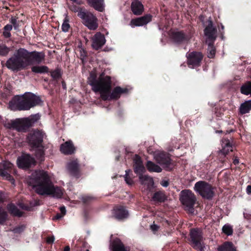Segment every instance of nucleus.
I'll return each mask as SVG.
<instances>
[{
    "instance_id": "c03bdc74",
    "label": "nucleus",
    "mask_w": 251,
    "mask_h": 251,
    "mask_svg": "<svg viewBox=\"0 0 251 251\" xmlns=\"http://www.w3.org/2000/svg\"><path fill=\"white\" fill-rule=\"evenodd\" d=\"M60 73L59 70H56L51 72V76L54 79H57L60 77Z\"/></svg>"
},
{
    "instance_id": "4c0bfd02",
    "label": "nucleus",
    "mask_w": 251,
    "mask_h": 251,
    "mask_svg": "<svg viewBox=\"0 0 251 251\" xmlns=\"http://www.w3.org/2000/svg\"><path fill=\"white\" fill-rule=\"evenodd\" d=\"M223 232L227 235H231L233 233L232 227L228 225H225L222 228Z\"/></svg>"
},
{
    "instance_id": "338daca9",
    "label": "nucleus",
    "mask_w": 251,
    "mask_h": 251,
    "mask_svg": "<svg viewBox=\"0 0 251 251\" xmlns=\"http://www.w3.org/2000/svg\"><path fill=\"white\" fill-rule=\"evenodd\" d=\"M62 85H63L64 88H65V85H64V84H62Z\"/></svg>"
},
{
    "instance_id": "a19ab883",
    "label": "nucleus",
    "mask_w": 251,
    "mask_h": 251,
    "mask_svg": "<svg viewBox=\"0 0 251 251\" xmlns=\"http://www.w3.org/2000/svg\"><path fill=\"white\" fill-rule=\"evenodd\" d=\"M10 23L13 25L14 29L18 30L20 26V21L17 20V18L11 17L10 19Z\"/></svg>"
},
{
    "instance_id": "774afa93",
    "label": "nucleus",
    "mask_w": 251,
    "mask_h": 251,
    "mask_svg": "<svg viewBox=\"0 0 251 251\" xmlns=\"http://www.w3.org/2000/svg\"><path fill=\"white\" fill-rule=\"evenodd\" d=\"M15 231L17 232V231L18 230V229H15Z\"/></svg>"
},
{
    "instance_id": "6ab92c4d",
    "label": "nucleus",
    "mask_w": 251,
    "mask_h": 251,
    "mask_svg": "<svg viewBox=\"0 0 251 251\" xmlns=\"http://www.w3.org/2000/svg\"><path fill=\"white\" fill-rule=\"evenodd\" d=\"M151 19V15L147 14L144 16L132 19L130 25L132 27L143 26L150 22Z\"/></svg>"
},
{
    "instance_id": "4468645a",
    "label": "nucleus",
    "mask_w": 251,
    "mask_h": 251,
    "mask_svg": "<svg viewBox=\"0 0 251 251\" xmlns=\"http://www.w3.org/2000/svg\"><path fill=\"white\" fill-rule=\"evenodd\" d=\"M35 164L34 159L27 154H23L17 160V164L18 167L23 169H28L31 166L34 165Z\"/></svg>"
},
{
    "instance_id": "5701e85b",
    "label": "nucleus",
    "mask_w": 251,
    "mask_h": 251,
    "mask_svg": "<svg viewBox=\"0 0 251 251\" xmlns=\"http://www.w3.org/2000/svg\"><path fill=\"white\" fill-rule=\"evenodd\" d=\"M112 251H128L127 248L125 247L122 241L118 238L113 241L111 245Z\"/></svg>"
},
{
    "instance_id": "5fc2aeb1",
    "label": "nucleus",
    "mask_w": 251,
    "mask_h": 251,
    "mask_svg": "<svg viewBox=\"0 0 251 251\" xmlns=\"http://www.w3.org/2000/svg\"><path fill=\"white\" fill-rule=\"evenodd\" d=\"M64 215L62 214H57L55 217L54 218V219H59L63 217Z\"/></svg>"
},
{
    "instance_id": "7c9ffc66",
    "label": "nucleus",
    "mask_w": 251,
    "mask_h": 251,
    "mask_svg": "<svg viewBox=\"0 0 251 251\" xmlns=\"http://www.w3.org/2000/svg\"><path fill=\"white\" fill-rule=\"evenodd\" d=\"M49 69L46 66L35 65L31 67V71L36 74H45L49 72Z\"/></svg>"
},
{
    "instance_id": "13d9d810",
    "label": "nucleus",
    "mask_w": 251,
    "mask_h": 251,
    "mask_svg": "<svg viewBox=\"0 0 251 251\" xmlns=\"http://www.w3.org/2000/svg\"><path fill=\"white\" fill-rule=\"evenodd\" d=\"M20 207H21L22 209H25V210H29V208L27 207V206H24L22 204H21L20 205Z\"/></svg>"
},
{
    "instance_id": "a211bd4d",
    "label": "nucleus",
    "mask_w": 251,
    "mask_h": 251,
    "mask_svg": "<svg viewBox=\"0 0 251 251\" xmlns=\"http://www.w3.org/2000/svg\"><path fill=\"white\" fill-rule=\"evenodd\" d=\"M106 40L103 34L97 32L92 38V46L95 50H99L105 43Z\"/></svg>"
},
{
    "instance_id": "1a4fd4ad",
    "label": "nucleus",
    "mask_w": 251,
    "mask_h": 251,
    "mask_svg": "<svg viewBox=\"0 0 251 251\" xmlns=\"http://www.w3.org/2000/svg\"><path fill=\"white\" fill-rule=\"evenodd\" d=\"M10 128L15 129L18 131L25 132L32 125V121L29 118L17 119L11 121Z\"/></svg>"
},
{
    "instance_id": "4be33fe9",
    "label": "nucleus",
    "mask_w": 251,
    "mask_h": 251,
    "mask_svg": "<svg viewBox=\"0 0 251 251\" xmlns=\"http://www.w3.org/2000/svg\"><path fill=\"white\" fill-rule=\"evenodd\" d=\"M222 149L219 151V153L224 155H226L229 151H232V147L228 139H223L222 140Z\"/></svg>"
},
{
    "instance_id": "c85d7f7f",
    "label": "nucleus",
    "mask_w": 251,
    "mask_h": 251,
    "mask_svg": "<svg viewBox=\"0 0 251 251\" xmlns=\"http://www.w3.org/2000/svg\"><path fill=\"white\" fill-rule=\"evenodd\" d=\"M251 110V100L246 101L242 103L239 108V111L241 114L249 113Z\"/></svg>"
},
{
    "instance_id": "20e7f679",
    "label": "nucleus",
    "mask_w": 251,
    "mask_h": 251,
    "mask_svg": "<svg viewBox=\"0 0 251 251\" xmlns=\"http://www.w3.org/2000/svg\"><path fill=\"white\" fill-rule=\"evenodd\" d=\"M27 50L23 48L17 50L13 55L9 58L5 63L6 67L9 69L18 72L28 66Z\"/></svg>"
},
{
    "instance_id": "f8f14e48",
    "label": "nucleus",
    "mask_w": 251,
    "mask_h": 251,
    "mask_svg": "<svg viewBox=\"0 0 251 251\" xmlns=\"http://www.w3.org/2000/svg\"><path fill=\"white\" fill-rule=\"evenodd\" d=\"M154 159L166 170L169 171L173 169V164L168 154L164 152L156 153L154 155Z\"/></svg>"
},
{
    "instance_id": "b1692460",
    "label": "nucleus",
    "mask_w": 251,
    "mask_h": 251,
    "mask_svg": "<svg viewBox=\"0 0 251 251\" xmlns=\"http://www.w3.org/2000/svg\"><path fill=\"white\" fill-rule=\"evenodd\" d=\"M131 8L133 14L136 15L141 14L144 10L143 4L138 0H134L132 2Z\"/></svg>"
},
{
    "instance_id": "603ef678",
    "label": "nucleus",
    "mask_w": 251,
    "mask_h": 251,
    "mask_svg": "<svg viewBox=\"0 0 251 251\" xmlns=\"http://www.w3.org/2000/svg\"><path fill=\"white\" fill-rule=\"evenodd\" d=\"M4 200V196L2 192L0 191V203L2 202Z\"/></svg>"
},
{
    "instance_id": "9d476101",
    "label": "nucleus",
    "mask_w": 251,
    "mask_h": 251,
    "mask_svg": "<svg viewBox=\"0 0 251 251\" xmlns=\"http://www.w3.org/2000/svg\"><path fill=\"white\" fill-rule=\"evenodd\" d=\"M13 168V164L8 161H3L0 163V176L9 180L11 184L15 185V180L10 175Z\"/></svg>"
},
{
    "instance_id": "7ed1b4c3",
    "label": "nucleus",
    "mask_w": 251,
    "mask_h": 251,
    "mask_svg": "<svg viewBox=\"0 0 251 251\" xmlns=\"http://www.w3.org/2000/svg\"><path fill=\"white\" fill-rule=\"evenodd\" d=\"M41 102L40 98L31 93H25L22 96L15 97L9 103L11 110H28L39 105Z\"/></svg>"
},
{
    "instance_id": "2eb2a0df",
    "label": "nucleus",
    "mask_w": 251,
    "mask_h": 251,
    "mask_svg": "<svg viewBox=\"0 0 251 251\" xmlns=\"http://www.w3.org/2000/svg\"><path fill=\"white\" fill-rule=\"evenodd\" d=\"M204 33L207 37L206 43L214 42L217 37V29L213 26L212 20H208V25L204 30Z\"/></svg>"
},
{
    "instance_id": "f3484780",
    "label": "nucleus",
    "mask_w": 251,
    "mask_h": 251,
    "mask_svg": "<svg viewBox=\"0 0 251 251\" xmlns=\"http://www.w3.org/2000/svg\"><path fill=\"white\" fill-rule=\"evenodd\" d=\"M67 168L70 175L77 177L80 176L79 165L77 159L69 161Z\"/></svg>"
},
{
    "instance_id": "393cba45",
    "label": "nucleus",
    "mask_w": 251,
    "mask_h": 251,
    "mask_svg": "<svg viewBox=\"0 0 251 251\" xmlns=\"http://www.w3.org/2000/svg\"><path fill=\"white\" fill-rule=\"evenodd\" d=\"M172 39L174 42L177 43L189 40V38L185 36V34L181 31L173 32L172 35Z\"/></svg>"
},
{
    "instance_id": "052dcab7",
    "label": "nucleus",
    "mask_w": 251,
    "mask_h": 251,
    "mask_svg": "<svg viewBox=\"0 0 251 251\" xmlns=\"http://www.w3.org/2000/svg\"><path fill=\"white\" fill-rule=\"evenodd\" d=\"M64 251H70V248L69 246H66L64 249Z\"/></svg>"
},
{
    "instance_id": "bf43d9fd",
    "label": "nucleus",
    "mask_w": 251,
    "mask_h": 251,
    "mask_svg": "<svg viewBox=\"0 0 251 251\" xmlns=\"http://www.w3.org/2000/svg\"><path fill=\"white\" fill-rule=\"evenodd\" d=\"M233 163L236 165L239 163V160L237 158H235L233 160Z\"/></svg>"
},
{
    "instance_id": "79ce46f5",
    "label": "nucleus",
    "mask_w": 251,
    "mask_h": 251,
    "mask_svg": "<svg viewBox=\"0 0 251 251\" xmlns=\"http://www.w3.org/2000/svg\"><path fill=\"white\" fill-rule=\"evenodd\" d=\"M70 27V26L69 24V20L65 19L62 25V31L65 32L68 31Z\"/></svg>"
},
{
    "instance_id": "39448f33",
    "label": "nucleus",
    "mask_w": 251,
    "mask_h": 251,
    "mask_svg": "<svg viewBox=\"0 0 251 251\" xmlns=\"http://www.w3.org/2000/svg\"><path fill=\"white\" fill-rule=\"evenodd\" d=\"M43 137V133L39 130H34L31 132L27 137L30 145L32 148L38 149L36 153L37 157H42L44 154L42 145Z\"/></svg>"
},
{
    "instance_id": "0e129e2a",
    "label": "nucleus",
    "mask_w": 251,
    "mask_h": 251,
    "mask_svg": "<svg viewBox=\"0 0 251 251\" xmlns=\"http://www.w3.org/2000/svg\"><path fill=\"white\" fill-rule=\"evenodd\" d=\"M62 85H63L64 88H65V85H64V84H62Z\"/></svg>"
},
{
    "instance_id": "473e14b6",
    "label": "nucleus",
    "mask_w": 251,
    "mask_h": 251,
    "mask_svg": "<svg viewBox=\"0 0 251 251\" xmlns=\"http://www.w3.org/2000/svg\"><path fill=\"white\" fill-rule=\"evenodd\" d=\"M241 93L245 95H251V81L244 84L240 88Z\"/></svg>"
},
{
    "instance_id": "e2e57ef3",
    "label": "nucleus",
    "mask_w": 251,
    "mask_h": 251,
    "mask_svg": "<svg viewBox=\"0 0 251 251\" xmlns=\"http://www.w3.org/2000/svg\"><path fill=\"white\" fill-rule=\"evenodd\" d=\"M221 27L222 29H224V26L223 25H221Z\"/></svg>"
},
{
    "instance_id": "69168bd1",
    "label": "nucleus",
    "mask_w": 251,
    "mask_h": 251,
    "mask_svg": "<svg viewBox=\"0 0 251 251\" xmlns=\"http://www.w3.org/2000/svg\"><path fill=\"white\" fill-rule=\"evenodd\" d=\"M62 85H63L64 88H65V85H64V84H62Z\"/></svg>"
},
{
    "instance_id": "a18cd8bd",
    "label": "nucleus",
    "mask_w": 251,
    "mask_h": 251,
    "mask_svg": "<svg viewBox=\"0 0 251 251\" xmlns=\"http://www.w3.org/2000/svg\"><path fill=\"white\" fill-rule=\"evenodd\" d=\"M70 9L72 11H74L75 12H77V14L79 13V11H80V10H85L84 8L76 6V5H75L74 4L71 6Z\"/></svg>"
},
{
    "instance_id": "58836bf2",
    "label": "nucleus",
    "mask_w": 251,
    "mask_h": 251,
    "mask_svg": "<svg viewBox=\"0 0 251 251\" xmlns=\"http://www.w3.org/2000/svg\"><path fill=\"white\" fill-rule=\"evenodd\" d=\"M6 212L0 207V224H2L6 221L7 218Z\"/></svg>"
},
{
    "instance_id": "de8ad7c7",
    "label": "nucleus",
    "mask_w": 251,
    "mask_h": 251,
    "mask_svg": "<svg viewBox=\"0 0 251 251\" xmlns=\"http://www.w3.org/2000/svg\"><path fill=\"white\" fill-rule=\"evenodd\" d=\"M12 29V25H6L4 26L3 29L4 30L10 31Z\"/></svg>"
},
{
    "instance_id": "6e6d98bb",
    "label": "nucleus",
    "mask_w": 251,
    "mask_h": 251,
    "mask_svg": "<svg viewBox=\"0 0 251 251\" xmlns=\"http://www.w3.org/2000/svg\"><path fill=\"white\" fill-rule=\"evenodd\" d=\"M71 1H72L73 2H75L76 4L78 5H81L83 4V2L81 0H70Z\"/></svg>"
},
{
    "instance_id": "9b49d317",
    "label": "nucleus",
    "mask_w": 251,
    "mask_h": 251,
    "mask_svg": "<svg viewBox=\"0 0 251 251\" xmlns=\"http://www.w3.org/2000/svg\"><path fill=\"white\" fill-rule=\"evenodd\" d=\"M190 237L193 247L200 251H203L204 246L201 243L203 239L201 230L198 228L191 229Z\"/></svg>"
},
{
    "instance_id": "f704fd0d",
    "label": "nucleus",
    "mask_w": 251,
    "mask_h": 251,
    "mask_svg": "<svg viewBox=\"0 0 251 251\" xmlns=\"http://www.w3.org/2000/svg\"><path fill=\"white\" fill-rule=\"evenodd\" d=\"M207 43L208 45L207 49V56L210 58H212L215 54V48L213 45V42H208Z\"/></svg>"
},
{
    "instance_id": "dca6fc26",
    "label": "nucleus",
    "mask_w": 251,
    "mask_h": 251,
    "mask_svg": "<svg viewBox=\"0 0 251 251\" xmlns=\"http://www.w3.org/2000/svg\"><path fill=\"white\" fill-rule=\"evenodd\" d=\"M26 60L28 62V66H29L32 62L36 64H40L45 60V54L43 52L32 51L29 52Z\"/></svg>"
},
{
    "instance_id": "864d4df0",
    "label": "nucleus",
    "mask_w": 251,
    "mask_h": 251,
    "mask_svg": "<svg viewBox=\"0 0 251 251\" xmlns=\"http://www.w3.org/2000/svg\"><path fill=\"white\" fill-rule=\"evenodd\" d=\"M247 193L249 195H251V185H248L246 189Z\"/></svg>"
},
{
    "instance_id": "f257e3e1",
    "label": "nucleus",
    "mask_w": 251,
    "mask_h": 251,
    "mask_svg": "<svg viewBox=\"0 0 251 251\" xmlns=\"http://www.w3.org/2000/svg\"><path fill=\"white\" fill-rule=\"evenodd\" d=\"M88 83L91 86L92 90L95 93H100V98L103 100H117L122 94L127 92V89L117 86L110 93L112 88L111 78L105 75L104 72L101 73L97 79L95 72H91L88 78Z\"/></svg>"
},
{
    "instance_id": "49530a36",
    "label": "nucleus",
    "mask_w": 251,
    "mask_h": 251,
    "mask_svg": "<svg viewBox=\"0 0 251 251\" xmlns=\"http://www.w3.org/2000/svg\"><path fill=\"white\" fill-rule=\"evenodd\" d=\"M54 239H55L54 237L53 236H51L50 237H48L47 238L46 241L48 244H52L53 243Z\"/></svg>"
},
{
    "instance_id": "0eeeda50",
    "label": "nucleus",
    "mask_w": 251,
    "mask_h": 251,
    "mask_svg": "<svg viewBox=\"0 0 251 251\" xmlns=\"http://www.w3.org/2000/svg\"><path fill=\"white\" fill-rule=\"evenodd\" d=\"M194 191L203 199L210 200L214 196V188L204 181L197 182L194 187Z\"/></svg>"
},
{
    "instance_id": "2f4dec72",
    "label": "nucleus",
    "mask_w": 251,
    "mask_h": 251,
    "mask_svg": "<svg viewBox=\"0 0 251 251\" xmlns=\"http://www.w3.org/2000/svg\"><path fill=\"white\" fill-rule=\"evenodd\" d=\"M146 167L149 171L151 172L160 173L162 171L161 167L151 161L147 162Z\"/></svg>"
},
{
    "instance_id": "3c124183",
    "label": "nucleus",
    "mask_w": 251,
    "mask_h": 251,
    "mask_svg": "<svg viewBox=\"0 0 251 251\" xmlns=\"http://www.w3.org/2000/svg\"><path fill=\"white\" fill-rule=\"evenodd\" d=\"M161 184L163 187H167L169 185V183L167 181L163 180L161 182Z\"/></svg>"
},
{
    "instance_id": "f03ea898",
    "label": "nucleus",
    "mask_w": 251,
    "mask_h": 251,
    "mask_svg": "<svg viewBox=\"0 0 251 251\" xmlns=\"http://www.w3.org/2000/svg\"><path fill=\"white\" fill-rule=\"evenodd\" d=\"M28 183L40 195H52L59 198L63 195L61 189L54 186L48 174L44 171H35L33 173Z\"/></svg>"
},
{
    "instance_id": "412c9836",
    "label": "nucleus",
    "mask_w": 251,
    "mask_h": 251,
    "mask_svg": "<svg viewBox=\"0 0 251 251\" xmlns=\"http://www.w3.org/2000/svg\"><path fill=\"white\" fill-rule=\"evenodd\" d=\"M88 4L96 10L102 12L104 9V0H86Z\"/></svg>"
},
{
    "instance_id": "c9c22d12",
    "label": "nucleus",
    "mask_w": 251,
    "mask_h": 251,
    "mask_svg": "<svg viewBox=\"0 0 251 251\" xmlns=\"http://www.w3.org/2000/svg\"><path fill=\"white\" fill-rule=\"evenodd\" d=\"M10 51V48L4 44H0V56H6Z\"/></svg>"
},
{
    "instance_id": "cd10ccee",
    "label": "nucleus",
    "mask_w": 251,
    "mask_h": 251,
    "mask_svg": "<svg viewBox=\"0 0 251 251\" xmlns=\"http://www.w3.org/2000/svg\"><path fill=\"white\" fill-rule=\"evenodd\" d=\"M218 251H236V247L233 244L230 242H226L217 248Z\"/></svg>"
},
{
    "instance_id": "09e8293b",
    "label": "nucleus",
    "mask_w": 251,
    "mask_h": 251,
    "mask_svg": "<svg viewBox=\"0 0 251 251\" xmlns=\"http://www.w3.org/2000/svg\"><path fill=\"white\" fill-rule=\"evenodd\" d=\"M3 35L5 38H9L11 36V33L9 31L4 30Z\"/></svg>"
},
{
    "instance_id": "6e6552de",
    "label": "nucleus",
    "mask_w": 251,
    "mask_h": 251,
    "mask_svg": "<svg viewBox=\"0 0 251 251\" xmlns=\"http://www.w3.org/2000/svg\"><path fill=\"white\" fill-rule=\"evenodd\" d=\"M77 16L82 20L83 24L89 29L95 30L98 27V20L96 16L86 10L79 11Z\"/></svg>"
},
{
    "instance_id": "ea45409f",
    "label": "nucleus",
    "mask_w": 251,
    "mask_h": 251,
    "mask_svg": "<svg viewBox=\"0 0 251 251\" xmlns=\"http://www.w3.org/2000/svg\"><path fill=\"white\" fill-rule=\"evenodd\" d=\"M130 172H131L130 170H126V174L124 176L125 181L128 185H132L133 183L132 179L129 177V173Z\"/></svg>"
},
{
    "instance_id": "72a5a7b5",
    "label": "nucleus",
    "mask_w": 251,
    "mask_h": 251,
    "mask_svg": "<svg viewBox=\"0 0 251 251\" xmlns=\"http://www.w3.org/2000/svg\"><path fill=\"white\" fill-rule=\"evenodd\" d=\"M7 209L9 212L14 216L21 217L22 213L18 208L13 204H9L7 205Z\"/></svg>"
},
{
    "instance_id": "bb28decb",
    "label": "nucleus",
    "mask_w": 251,
    "mask_h": 251,
    "mask_svg": "<svg viewBox=\"0 0 251 251\" xmlns=\"http://www.w3.org/2000/svg\"><path fill=\"white\" fill-rule=\"evenodd\" d=\"M139 177L140 181L142 185H147L148 188H150L153 185V178L149 176L141 175Z\"/></svg>"
},
{
    "instance_id": "4d7b16f0",
    "label": "nucleus",
    "mask_w": 251,
    "mask_h": 251,
    "mask_svg": "<svg viewBox=\"0 0 251 251\" xmlns=\"http://www.w3.org/2000/svg\"><path fill=\"white\" fill-rule=\"evenodd\" d=\"M151 229L153 230V231H155V230H157L158 228V227L157 226L155 225H151Z\"/></svg>"
},
{
    "instance_id": "c756f323",
    "label": "nucleus",
    "mask_w": 251,
    "mask_h": 251,
    "mask_svg": "<svg viewBox=\"0 0 251 251\" xmlns=\"http://www.w3.org/2000/svg\"><path fill=\"white\" fill-rule=\"evenodd\" d=\"M152 199L155 202H162L166 200L167 197L163 192L158 191L153 194Z\"/></svg>"
},
{
    "instance_id": "8fccbe9b",
    "label": "nucleus",
    "mask_w": 251,
    "mask_h": 251,
    "mask_svg": "<svg viewBox=\"0 0 251 251\" xmlns=\"http://www.w3.org/2000/svg\"><path fill=\"white\" fill-rule=\"evenodd\" d=\"M60 210L61 212V214L63 215H65L66 214V208L64 206L60 207Z\"/></svg>"
},
{
    "instance_id": "423d86ee",
    "label": "nucleus",
    "mask_w": 251,
    "mask_h": 251,
    "mask_svg": "<svg viewBox=\"0 0 251 251\" xmlns=\"http://www.w3.org/2000/svg\"><path fill=\"white\" fill-rule=\"evenodd\" d=\"M179 200L186 210L191 213L194 212V206L196 204L197 198L191 190L186 189L181 191Z\"/></svg>"
},
{
    "instance_id": "680f3d73",
    "label": "nucleus",
    "mask_w": 251,
    "mask_h": 251,
    "mask_svg": "<svg viewBox=\"0 0 251 251\" xmlns=\"http://www.w3.org/2000/svg\"><path fill=\"white\" fill-rule=\"evenodd\" d=\"M40 203H39V201H36V203L35 204V205H39Z\"/></svg>"
},
{
    "instance_id": "a878e982",
    "label": "nucleus",
    "mask_w": 251,
    "mask_h": 251,
    "mask_svg": "<svg viewBox=\"0 0 251 251\" xmlns=\"http://www.w3.org/2000/svg\"><path fill=\"white\" fill-rule=\"evenodd\" d=\"M113 213L114 217L118 220L126 218L128 216V212L123 207L114 209Z\"/></svg>"
},
{
    "instance_id": "aec40b11",
    "label": "nucleus",
    "mask_w": 251,
    "mask_h": 251,
    "mask_svg": "<svg viewBox=\"0 0 251 251\" xmlns=\"http://www.w3.org/2000/svg\"><path fill=\"white\" fill-rule=\"evenodd\" d=\"M60 151L65 155L72 154L75 151V147L73 142L69 140L61 145Z\"/></svg>"
},
{
    "instance_id": "37998d69",
    "label": "nucleus",
    "mask_w": 251,
    "mask_h": 251,
    "mask_svg": "<svg viewBox=\"0 0 251 251\" xmlns=\"http://www.w3.org/2000/svg\"><path fill=\"white\" fill-rule=\"evenodd\" d=\"M133 166H137L143 164L141 159L138 155H135L133 158Z\"/></svg>"
},
{
    "instance_id": "e433bc0d",
    "label": "nucleus",
    "mask_w": 251,
    "mask_h": 251,
    "mask_svg": "<svg viewBox=\"0 0 251 251\" xmlns=\"http://www.w3.org/2000/svg\"><path fill=\"white\" fill-rule=\"evenodd\" d=\"M134 172L140 176L145 171V168L143 164L137 166H133Z\"/></svg>"
},
{
    "instance_id": "ddd939ff",
    "label": "nucleus",
    "mask_w": 251,
    "mask_h": 251,
    "mask_svg": "<svg viewBox=\"0 0 251 251\" xmlns=\"http://www.w3.org/2000/svg\"><path fill=\"white\" fill-rule=\"evenodd\" d=\"M188 66L191 68H194L201 65L203 58V55L201 52L192 51L187 54Z\"/></svg>"
}]
</instances>
